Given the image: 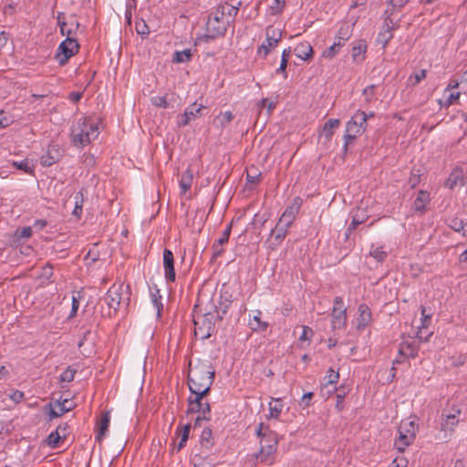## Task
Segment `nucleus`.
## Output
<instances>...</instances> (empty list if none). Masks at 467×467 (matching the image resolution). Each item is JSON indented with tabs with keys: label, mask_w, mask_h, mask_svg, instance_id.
Instances as JSON below:
<instances>
[{
	"label": "nucleus",
	"mask_w": 467,
	"mask_h": 467,
	"mask_svg": "<svg viewBox=\"0 0 467 467\" xmlns=\"http://www.w3.org/2000/svg\"><path fill=\"white\" fill-rule=\"evenodd\" d=\"M215 371L208 363H199L193 368H190L188 374L189 389H200L204 388V390L211 389L214 380Z\"/></svg>",
	"instance_id": "20e7f679"
},
{
	"label": "nucleus",
	"mask_w": 467,
	"mask_h": 467,
	"mask_svg": "<svg viewBox=\"0 0 467 467\" xmlns=\"http://www.w3.org/2000/svg\"><path fill=\"white\" fill-rule=\"evenodd\" d=\"M234 116L231 111L220 112L213 119V124L220 130H223L228 124H230Z\"/></svg>",
	"instance_id": "473e14b6"
},
{
	"label": "nucleus",
	"mask_w": 467,
	"mask_h": 467,
	"mask_svg": "<svg viewBox=\"0 0 467 467\" xmlns=\"http://www.w3.org/2000/svg\"><path fill=\"white\" fill-rule=\"evenodd\" d=\"M363 95L367 103L371 102L375 95V85H369L363 89Z\"/></svg>",
	"instance_id": "5fc2aeb1"
},
{
	"label": "nucleus",
	"mask_w": 467,
	"mask_h": 467,
	"mask_svg": "<svg viewBox=\"0 0 467 467\" xmlns=\"http://www.w3.org/2000/svg\"><path fill=\"white\" fill-rule=\"evenodd\" d=\"M331 313V327L333 330L344 329L347 325V309L344 306L343 298L336 296L333 301Z\"/></svg>",
	"instance_id": "6e6552de"
},
{
	"label": "nucleus",
	"mask_w": 467,
	"mask_h": 467,
	"mask_svg": "<svg viewBox=\"0 0 467 467\" xmlns=\"http://www.w3.org/2000/svg\"><path fill=\"white\" fill-rule=\"evenodd\" d=\"M214 446V438L210 428H204L200 436V452L194 455L198 461H206Z\"/></svg>",
	"instance_id": "f8f14e48"
},
{
	"label": "nucleus",
	"mask_w": 467,
	"mask_h": 467,
	"mask_svg": "<svg viewBox=\"0 0 467 467\" xmlns=\"http://www.w3.org/2000/svg\"><path fill=\"white\" fill-rule=\"evenodd\" d=\"M295 55L302 60H308L313 56L312 46L307 41L296 45L294 49Z\"/></svg>",
	"instance_id": "c85d7f7f"
},
{
	"label": "nucleus",
	"mask_w": 467,
	"mask_h": 467,
	"mask_svg": "<svg viewBox=\"0 0 467 467\" xmlns=\"http://www.w3.org/2000/svg\"><path fill=\"white\" fill-rule=\"evenodd\" d=\"M11 165L17 170L23 171L28 175L35 174V165L28 159H25L21 161H12Z\"/></svg>",
	"instance_id": "c9c22d12"
},
{
	"label": "nucleus",
	"mask_w": 467,
	"mask_h": 467,
	"mask_svg": "<svg viewBox=\"0 0 467 467\" xmlns=\"http://www.w3.org/2000/svg\"><path fill=\"white\" fill-rule=\"evenodd\" d=\"M367 217L365 214H358V212L352 216V220L350 224L348 225L347 231H346V237L348 238L350 234L361 223H365Z\"/></svg>",
	"instance_id": "58836bf2"
},
{
	"label": "nucleus",
	"mask_w": 467,
	"mask_h": 467,
	"mask_svg": "<svg viewBox=\"0 0 467 467\" xmlns=\"http://www.w3.org/2000/svg\"><path fill=\"white\" fill-rule=\"evenodd\" d=\"M221 21L223 23L225 20H224V17H221V12H219V6H218L217 9L215 10V12L209 16L207 25H208V26H213L214 23L219 24Z\"/></svg>",
	"instance_id": "603ef678"
},
{
	"label": "nucleus",
	"mask_w": 467,
	"mask_h": 467,
	"mask_svg": "<svg viewBox=\"0 0 467 467\" xmlns=\"http://www.w3.org/2000/svg\"><path fill=\"white\" fill-rule=\"evenodd\" d=\"M467 179L463 176V170L460 167L455 168L450 174L445 182V186L449 189H454L458 184L465 185Z\"/></svg>",
	"instance_id": "393cba45"
},
{
	"label": "nucleus",
	"mask_w": 467,
	"mask_h": 467,
	"mask_svg": "<svg viewBox=\"0 0 467 467\" xmlns=\"http://www.w3.org/2000/svg\"><path fill=\"white\" fill-rule=\"evenodd\" d=\"M418 425L410 419L403 420L398 429L399 436L394 441V446L400 451H404L416 438Z\"/></svg>",
	"instance_id": "423d86ee"
},
{
	"label": "nucleus",
	"mask_w": 467,
	"mask_h": 467,
	"mask_svg": "<svg viewBox=\"0 0 467 467\" xmlns=\"http://www.w3.org/2000/svg\"><path fill=\"white\" fill-rule=\"evenodd\" d=\"M83 209V193L78 192L75 194V207L73 210V214L79 218L82 214Z\"/></svg>",
	"instance_id": "37998d69"
},
{
	"label": "nucleus",
	"mask_w": 467,
	"mask_h": 467,
	"mask_svg": "<svg viewBox=\"0 0 467 467\" xmlns=\"http://www.w3.org/2000/svg\"><path fill=\"white\" fill-rule=\"evenodd\" d=\"M287 61H285V58H281V63H280V66L279 67L276 69V73H280V74H283L284 77L286 78H287V73H286V67H287Z\"/></svg>",
	"instance_id": "774afa93"
},
{
	"label": "nucleus",
	"mask_w": 467,
	"mask_h": 467,
	"mask_svg": "<svg viewBox=\"0 0 467 467\" xmlns=\"http://www.w3.org/2000/svg\"><path fill=\"white\" fill-rule=\"evenodd\" d=\"M163 268L166 280L168 282H174L176 278L174 255L173 253L167 248L163 250Z\"/></svg>",
	"instance_id": "dca6fc26"
},
{
	"label": "nucleus",
	"mask_w": 467,
	"mask_h": 467,
	"mask_svg": "<svg viewBox=\"0 0 467 467\" xmlns=\"http://www.w3.org/2000/svg\"><path fill=\"white\" fill-rule=\"evenodd\" d=\"M420 314H421V322L420 326L419 327L418 332H417V337L421 342H428L430 337L432 335V332L429 333L428 335L424 336L423 329L428 328L431 323V314L426 313L425 306H420Z\"/></svg>",
	"instance_id": "4be33fe9"
},
{
	"label": "nucleus",
	"mask_w": 467,
	"mask_h": 467,
	"mask_svg": "<svg viewBox=\"0 0 467 467\" xmlns=\"http://www.w3.org/2000/svg\"><path fill=\"white\" fill-rule=\"evenodd\" d=\"M419 345L415 340H402L399 347V355L403 358H414L419 352Z\"/></svg>",
	"instance_id": "6ab92c4d"
},
{
	"label": "nucleus",
	"mask_w": 467,
	"mask_h": 467,
	"mask_svg": "<svg viewBox=\"0 0 467 467\" xmlns=\"http://www.w3.org/2000/svg\"><path fill=\"white\" fill-rule=\"evenodd\" d=\"M204 109V107L201 104H197L194 102L193 104L187 107L184 110V113L188 117H191L192 119H196L199 115H201V111Z\"/></svg>",
	"instance_id": "79ce46f5"
},
{
	"label": "nucleus",
	"mask_w": 467,
	"mask_h": 467,
	"mask_svg": "<svg viewBox=\"0 0 467 467\" xmlns=\"http://www.w3.org/2000/svg\"><path fill=\"white\" fill-rule=\"evenodd\" d=\"M78 306H79L78 298L77 296H72V306H71V311L69 314L70 318L74 317L76 316Z\"/></svg>",
	"instance_id": "69168bd1"
},
{
	"label": "nucleus",
	"mask_w": 467,
	"mask_h": 467,
	"mask_svg": "<svg viewBox=\"0 0 467 467\" xmlns=\"http://www.w3.org/2000/svg\"><path fill=\"white\" fill-rule=\"evenodd\" d=\"M430 202V193L427 191L420 190L413 202V210L423 213L426 211V204Z\"/></svg>",
	"instance_id": "c756f323"
},
{
	"label": "nucleus",
	"mask_w": 467,
	"mask_h": 467,
	"mask_svg": "<svg viewBox=\"0 0 467 467\" xmlns=\"http://www.w3.org/2000/svg\"><path fill=\"white\" fill-rule=\"evenodd\" d=\"M461 92L455 90H450V88H445L443 91V99L439 100V103L441 107L449 108L451 105L454 104L460 98Z\"/></svg>",
	"instance_id": "72a5a7b5"
},
{
	"label": "nucleus",
	"mask_w": 467,
	"mask_h": 467,
	"mask_svg": "<svg viewBox=\"0 0 467 467\" xmlns=\"http://www.w3.org/2000/svg\"><path fill=\"white\" fill-rule=\"evenodd\" d=\"M67 403V400H65L64 402L59 405V410L58 411L51 410L50 416L52 418H57V417L62 416L65 412L70 410L71 408L67 407V405H66Z\"/></svg>",
	"instance_id": "864d4df0"
},
{
	"label": "nucleus",
	"mask_w": 467,
	"mask_h": 467,
	"mask_svg": "<svg viewBox=\"0 0 467 467\" xmlns=\"http://www.w3.org/2000/svg\"><path fill=\"white\" fill-rule=\"evenodd\" d=\"M58 25L60 26V32L62 35H66L67 37H72V36L75 34L76 30L78 28V23L74 20L70 23L67 22H61L58 19Z\"/></svg>",
	"instance_id": "e433bc0d"
},
{
	"label": "nucleus",
	"mask_w": 467,
	"mask_h": 467,
	"mask_svg": "<svg viewBox=\"0 0 467 467\" xmlns=\"http://www.w3.org/2000/svg\"><path fill=\"white\" fill-rule=\"evenodd\" d=\"M135 29L136 32L141 36H148L150 34L149 26L142 19L136 21Z\"/></svg>",
	"instance_id": "3c124183"
},
{
	"label": "nucleus",
	"mask_w": 467,
	"mask_h": 467,
	"mask_svg": "<svg viewBox=\"0 0 467 467\" xmlns=\"http://www.w3.org/2000/svg\"><path fill=\"white\" fill-rule=\"evenodd\" d=\"M79 45L74 37H67L57 47L56 58L60 66L67 63L68 59L78 52Z\"/></svg>",
	"instance_id": "0eeeda50"
},
{
	"label": "nucleus",
	"mask_w": 467,
	"mask_h": 467,
	"mask_svg": "<svg viewBox=\"0 0 467 467\" xmlns=\"http://www.w3.org/2000/svg\"><path fill=\"white\" fill-rule=\"evenodd\" d=\"M255 432L260 438V450L253 455V459L255 463L272 465L278 444L277 433L263 423L256 427Z\"/></svg>",
	"instance_id": "f03ea898"
},
{
	"label": "nucleus",
	"mask_w": 467,
	"mask_h": 467,
	"mask_svg": "<svg viewBox=\"0 0 467 467\" xmlns=\"http://www.w3.org/2000/svg\"><path fill=\"white\" fill-rule=\"evenodd\" d=\"M9 399L11 400H13L16 404L17 403H20L24 398H25V394L23 391H20V390H13L9 395H8Z\"/></svg>",
	"instance_id": "13d9d810"
},
{
	"label": "nucleus",
	"mask_w": 467,
	"mask_h": 467,
	"mask_svg": "<svg viewBox=\"0 0 467 467\" xmlns=\"http://www.w3.org/2000/svg\"><path fill=\"white\" fill-rule=\"evenodd\" d=\"M232 304L231 295H228L227 292H222L220 295L219 306L215 305V314H218L220 317L219 320H223L224 315L228 312L230 306Z\"/></svg>",
	"instance_id": "cd10ccee"
},
{
	"label": "nucleus",
	"mask_w": 467,
	"mask_h": 467,
	"mask_svg": "<svg viewBox=\"0 0 467 467\" xmlns=\"http://www.w3.org/2000/svg\"><path fill=\"white\" fill-rule=\"evenodd\" d=\"M427 72L425 69H421L420 71L415 73L413 76H410V80L414 79L413 85L420 83L422 79L426 78Z\"/></svg>",
	"instance_id": "052dcab7"
},
{
	"label": "nucleus",
	"mask_w": 467,
	"mask_h": 467,
	"mask_svg": "<svg viewBox=\"0 0 467 467\" xmlns=\"http://www.w3.org/2000/svg\"><path fill=\"white\" fill-rule=\"evenodd\" d=\"M99 135L98 124L91 118H81L72 128V142L77 147H84Z\"/></svg>",
	"instance_id": "7ed1b4c3"
},
{
	"label": "nucleus",
	"mask_w": 467,
	"mask_h": 467,
	"mask_svg": "<svg viewBox=\"0 0 467 467\" xmlns=\"http://www.w3.org/2000/svg\"><path fill=\"white\" fill-rule=\"evenodd\" d=\"M394 29V23L391 18L387 17L384 21L382 28L378 35L377 42L382 45L385 47L388 43L392 39L393 34L392 31Z\"/></svg>",
	"instance_id": "aec40b11"
},
{
	"label": "nucleus",
	"mask_w": 467,
	"mask_h": 467,
	"mask_svg": "<svg viewBox=\"0 0 467 467\" xmlns=\"http://www.w3.org/2000/svg\"><path fill=\"white\" fill-rule=\"evenodd\" d=\"M453 231L457 233L462 232V235L465 236L464 223L462 219L457 217L451 218L448 224Z\"/></svg>",
	"instance_id": "49530a36"
},
{
	"label": "nucleus",
	"mask_w": 467,
	"mask_h": 467,
	"mask_svg": "<svg viewBox=\"0 0 467 467\" xmlns=\"http://www.w3.org/2000/svg\"><path fill=\"white\" fill-rule=\"evenodd\" d=\"M215 304L211 299L204 303L198 299L193 306L192 318L194 336L202 340L209 338L215 330V324L220 317L215 314Z\"/></svg>",
	"instance_id": "f257e3e1"
},
{
	"label": "nucleus",
	"mask_w": 467,
	"mask_h": 467,
	"mask_svg": "<svg viewBox=\"0 0 467 467\" xmlns=\"http://www.w3.org/2000/svg\"><path fill=\"white\" fill-rule=\"evenodd\" d=\"M301 205L302 200L299 197L295 198L292 203L285 208L278 221L281 222V223H285L286 226L291 227L297 213H299Z\"/></svg>",
	"instance_id": "4468645a"
},
{
	"label": "nucleus",
	"mask_w": 467,
	"mask_h": 467,
	"mask_svg": "<svg viewBox=\"0 0 467 467\" xmlns=\"http://www.w3.org/2000/svg\"><path fill=\"white\" fill-rule=\"evenodd\" d=\"M68 425L67 423L59 424L56 430L58 432L62 440H65L67 436Z\"/></svg>",
	"instance_id": "0e129e2a"
},
{
	"label": "nucleus",
	"mask_w": 467,
	"mask_h": 467,
	"mask_svg": "<svg viewBox=\"0 0 467 467\" xmlns=\"http://www.w3.org/2000/svg\"><path fill=\"white\" fill-rule=\"evenodd\" d=\"M326 379L327 380V384H336L339 379V373L334 371L333 368H329L327 372Z\"/></svg>",
	"instance_id": "6e6d98bb"
},
{
	"label": "nucleus",
	"mask_w": 467,
	"mask_h": 467,
	"mask_svg": "<svg viewBox=\"0 0 467 467\" xmlns=\"http://www.w3.org/2000/svg\"><path fill=\"white\" fill-rule=\"evenodd\" d=\"M369 255L375 258L378 262H383L386 260L388 254L382 249V247H375L372 245Z\"/></svg>",
	"instance_id": "c03bdc74"
},
{
	"label": "nucleus",
	"mask_w": 467,
	"mask_h": 467,
	"mask_svg": "<svg viewBox=\"0 0 467 467\" xmlns=\"http://www.w3.org/2000/svg\"><path fill=\"white\" fill-rule=\"evenodd\" d=\"M261 176V172L257 171V169L252 166L246 171V182L248 183L256 184L259 182V178Z\"/></svg>",
	"instance_id": "a18cd8bd"
},
{
	"label": "nucleus",
	"mask_w": 467,
	"mask_h": 467,
	"mask_svg": "<svg viewBox=\"0 0 467 467\" xmlns=\"http://www.w3.org/2000/svg\"><path fill=\"white\" fill-rule=\"evenodd\" d=\"M461 415V410L458 408H451V410L448 412L442 413V422H441V430L444 431H453L454 427L459 422V416Z\"/></svg>",
	"instance_id": "412c9836"
},
{
	"label": "nucleus",
	"mask_w": 467,
	"mask_h": 467,
	"mask_svg": "<svg viewBox=\"0 0 467 467\" xmlns=\"http://www.w3.org/2000/svg\"><path fill=\"white\" fill-rule=\"evenodd\" d=\"M63 152L58 144H50L47 152L40 157V164L44 167L52 166L62 159Z\"/></svg>",
	"instance_id": "ddd939ff"
},
{
	"label": "nucleus",
	"mask_w": 467,
	"mask_h": 467,
	"mask_svg": "<svg viewBox=\"0 0 467 467\" xmlns=\"http://www.w3.org/2000/svg\"><path fill=\"white\" fill-rule=\"evenodd\" d=\"M159 290H157L156 294L151 293V300L154 306L158 309V313H160L161 308H162V304L161 302V296H158Z\"/></svg>",
	"instance_id": "e2e57ef3"
},
{
	"label": "nucleus",
	"mask_w": 467,
	"mask_h": 467,
	"mask_svg": "<svg viewBox=\"0 0 467 467\" xmlns=\"http://www.w3.org/2000/svg\"><path fill=\"white\" fill-rule=\"evenodd\" d=\"M368 127V115L363 110H357L351 119L346 123L345 134L343 136L344 152L348 151V144L361 136Z\"/></svg>",
	"instance_id": "39448f33"
},
{
	"label": "nucleus",
	"mask_w": 467,
	"mask_h": 467,
	"mask_svg": "<svg viewBox=\"0 0 467 467\" xmlns=\"http://www.w3.org/2000/svg\"><path fill=\"white\" fill-rule=\"evenodd\" d=\"M389 467H407V461L404 458H395Z\"/></svg>",
	"instance_id": "338daca9"
},
{
	"label": "nucleus",
	"mask_w": 467,
	"mask_h": 467,
	"mask_svg": "<svg viewBox=\"0 0 467 467\" xmlns=\"http://www.w3.org/2000/svg\"><path fill=\"white\" fill-rule=\"evenodd\" d=\"M261 317L262 311L258 309L254 311L253 316L249 315L248 326L254 332H265L269 327V324L263 321Z\"/></svg>",
	"instance_id": "5701e85b"
},
{
	"label": "nucleus",
	"mask_w": 467,
	"mask_h": 467,
	"mask_svg": "<svg viewBox=\"0 0 467 467\" xmlns=\"http://www.w3.org/2000/svg\"><path fill=\"white\" fill-rule=\"evenodd\" d=\"M60 441H62L61 437L59 436L58 432H57L56 431H52L48 436H47V444L51 447V448H57L58 447V444L60 442Z\"/></svg>",
	"instance_id": "8fccbe9b"
},
{
	"label": "nucleus",
	"mask_w": 467,
	"mask_h": 467,
	"mask_svg": "<svg viewBox=\"0 0 467 467\" xmlns=\"http://www.w3.org/2000/svg\"><path fill=\"white\" fill-rule=\"evenodd\" d=\"M358 314L356 328L363 331L372 322V313L369 306L363 303L358 306Z\"/></svg>",
	"instance_id": "f3484780"
},
{
	"label": "nucleus",
	"mask_w": 467,
	"mask_h": 467,
	"mask_svg": "<svg viewBox=\"0 0 467 467\" xmlns=\"http://www.w3.org/2000/svg\"><path fill=\"white\" fill-rule=\"evenodd\" d=\"M187 413H200L203 420H210L211 406L208 402L188 403Z\"/></svg>",
	"instance_id": "a878e982"
},
{
	"label": "nucleus",
	"mask_w": 467,
	"mask_h": 467,
	"mask_svg": "<svg viewBox=\"0 0 467 467\" xmlns=\"http://www.w3.org/2000/svg\"><path fill=\"white\" fill-rule=\"evenodd\" d=\"M191 393L194 395V397L190 396L187 400L188 403H196L202 401L203 398L210 392V389L204 390V388H201L200 389H189Z\"/></svg>",
	"instance_id": "ea45409f"
},
{
	"label": "nucleus",
	"mask_w": 467,
	"mask_h": 467,
	"mask_svg": "<svg viewBox=\"0 0 467 467\" xmlns=\"http://www.w3.org/2000/svg\"><path fill=\"white\" fill-rule=\"evenodd\" d=\"M313 335H314L313 330L309 327L304 326L302 334L299 337V340L300 341H306V340L310 341Z\"/></svg>",
	"instance_id": "bf43d9fd"
},
{
	"label": "nucleus",
	"mask_w": 467,
	"mask_h": 467,
	"mask_svg": "<svg viewBox=\"0 0 467 467\" xmlns=\"http://www.w3.org/2000/svg\"><path fill=\"white\" fill-rule=\"evenodd\" d=\"M351 36L352 30L350 29L349 26L344 25L340 26L336 36L334 44L323 52V57L327 58H332L335 57L338 52V48L343 47Z\"/></svg>",
	"instance_id": "9d476101"
},
{
	"label": "nucleus",
	"mask_w": 467,
	"mask_h": 467,
	"mask_svg": "<svg viewBox=\"0 0 467 467\" xmlns=\"http://www.w3.org/2000/svg\"><path fill=\"white\" fill-rule=\"evenodd\" d=\"M109 422H110L109 411L102 412L100 419L97 421L96 441H98L99 442L102 441L106 433L108 432Z\"/></svg>",
	"instance_id": "b1692460"
},
{
	"label": "nucleus",
	"mask_w": 467,
	"mask_h": 467,
	"mask_svg": "<svg viewBox=\"0 0 467 467\" xmlns=\"http://www.w3.org/2000/svg\"><path fill=\"white\" fill-rule=\"evenodd\" d=\"M290 226H286L285 223H281V222H277L275 228L272 229L270 233L269 247L274 250L277 246L281 244L283 240L285 238L288 229Z\"/></svg>",
	"instance_id": "2eb2a0df"
},
{
	"label": "nucleus",
	"mask_w": 467,
	"mask_h": 467,
	"mask_svg": "<svg viewBox=\"0 0 467 467\" xmlns=\"http://www.w3.org/2000/svg\"><path fill=\"white\" fill-rule=\"evenodd\" d=\"M151 102L156 107L166 109L168 107V102L165 96H157L151 98Z\"/></svg>",
	"instance_id": "4d7b16f0"
},
{
	"label": "nucleus",
	"mask_w": 467,
	"mask_h": 467,
	"mask_svg": "<svg viewBox=\"0 0 467 467\" xmlns=\"http://www.w3.org/2000/svg\"><path fill=\"white\" fill-rule=\"evenodd\" d=\"M241 2H238L236 5H230L227 2L219 5V12H221V17H224V22L217 27H213L216 34H223L226 31V25H229L234 20V17L238 14Z\"/></svg>",
	"instance_id": "9b49d317"
},
{
	"label": "nucleus",
	"mask_w": 467,
	"mask_h": 467,
	"mask_svg": "<svg viewBox=\"0 0 467 467\" xmlns=\"http://www.w3.org/2000/svg\"><path fill=\"white\" fill-rule=\"evenodd\" d=\"M121 287L112 285L107 292L104 302L109 306L110 309L117 311L121 303Z\"/></svg>",
	"instance_id": "a211bd4d"
},
{
	"label": "nucleus",
	"mask_w": 467,
	"mask_h": 467,
	"mask_svg": "<svg viewBox=\"0 0 467 467\" xmlns=\"http://www.w3.org/2000/svg\"><path fill=\"white\" fill-rule=\"evenodd\" d=\"M192 425L190 423L184 425L182 430L180 431V428H177V433L181 436V440L176 447H173L171 451V453H173L175 451H180L182 448L185 447L186 442L190 436V431H191Z\"/></svg>",
	"instance_id": "2f4dec72"
},
{
	"label": "nucleus",
	"mask_w": 467,
	"mask_h": 467,
	"mask_svg": "<svg viewBox=\"0 0 467 467\" xmlns=\"http://www.w3.org/2000/svg\"><path fill=\"white\" fill-rule=\"evenodd\" d=\"M76 369L72 367H67L60 375V380L62 382H71L74 379Z\"/></svg>",
	"instance_id": "09e8293b"
},
{
	"label": "nucleus",
	"mask_w": 467,
	"mask_h": 467,
	"mask_svg": "<svg viewBox=\"0 0 467 467\" xmlns=\"http://www.w3.org/2000/svg\"><path fill=\"white\" fill-rule=\"evenodd\" d=\"M283 408L284 403L281 399H272L269 402V418L278 419Z\"/></svg>",
	"instance_id": "4c0bfd02"
},
{
	"label": "nucleus",
	"mask_w": 467,
	"mask_h": 467,
	"mask_svg": "<svg viewBox=\"0 0 467 467\" xmlns=\"http://www.w3.org/2000/svg\"><path fill=\"white\" fill-rule=\"evenodd\" d=\"M192 57L191 49L187 48L182 51H176L173 54L172 61L174 63H184L189 62Z\"/></svg>",
	"instance_id": "a19ab883"
},
{
	"label": "nucleus",
	"mask_w": 467,
	"mask_h": 467,
	"mask_svg": "<svg viewBox=\"0 0 467 467\" xmlns=\"http://www.w3.org/2000/svg\"><path fill=\"white\" fill-rule=\"evenodd\" d=\"M336 399V409L337 411H342L344 409L345 392L337 393Z\"/></svg>",
	"instance_id": "680f3d73"
},
{
	"label": "nucleus",
	"mask_w": 467,
	"mask_h": 467,
	"mask_svg": "<svg viewBox=\"0 0 467 467\" xmlns=\"http://www.w3.org/2000/svg\"><path fill=\"white\" fill-rule=\"evenodd\" d=\"M367 43L363 39L356 41L351 49V57L354 62H361L365 59Z\"/></svg>",
	"instance_id": "bb28decb"
},
{
	"label": "nucleus",
	"mask_w": 467,
	"mask_h": 467,
	"mask_svg": "<svg viewBox=\"0 0 467 467\" xmlns=\"http://www.w3.org/2000/svg\"><path fill=\"white\" fill-rule=\"evenodd\" d=\"M265 41L258 47V54L264 53L265 57L272 48L277 47L282 39V30L273 26H268L265 29Z\"/></svg>",
	"instance_id": "1a4fd4ad"
},
{
	"label": "nucleus",
	"mask_w": 467,
	"mask_h": 467,
	"mask_svg": "<svg viewBox=\"0 0 467 467\" xmlns=\"http://www.w3.org/2000/svg\"><path fill=\"white\" fill-rule=\"evenodd\" d=\"M340 126L338 119H329L322 127L321 136L325 137L327 140H330L335 133V130Z\"/></svg>",
	"instance_id": "7c9ffc66"
},
{
	"label": "nucleus",
	"mask_w": 467,
	"mask_h": 467,
	"mask_svg": "<svg viewBox=\"0 0 467 467\" xmlns=\"http://www.w3.org/2000/svg\"><path fill=\"white\" fill-rule=\"evenodd\" d=\"M193 182L192 171L188 168L182 174L179 182L181 193L185 194L192 187Z\"/></svg>",
	"instance_id": "f704fd0d"
},
{
	"label": "nucleus",
	"mask_w": 467,
	"mask_h": 467,
	"mask_svg": "<svg viewBox=\"0 0 467 467\" xmlns=\"http://www.w3.org/2000/svg\"><path fill=\"white\" fill-rule=\"evenodd\" d=\"M273 15L280 13L285 5V0H266Z\"/></svg>",
	"instance_id": "de8ad7c7"
}]
</instances>
